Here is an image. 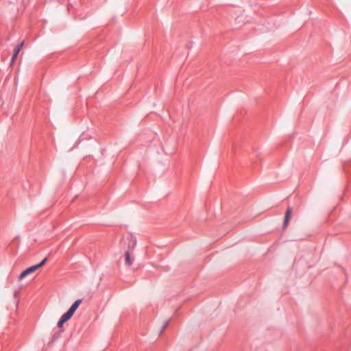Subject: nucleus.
<instances>
[{
    "instance_id": "obj_6",
    "label": "nucleus",
    "mask_w": 351,
    "mask_h": 351,
    "mask_svg": "<svg viewBox=\"0 0 351 351\" xmlns=\"http://www.w3.org/2000/svg\"><path fill=\"white\" fill-rule=\"evenodd\" d=\"M63 330H58L53 332L52 335V341H56L62 335Z\"/></svg>"
},
{
    "instance_id": "obj_5",
    "label": "nucleus",
    "mask_w": 351,
    "mask_h": 351,
    "mask_svg": "<svg viewBox=\"0 0 351 351\" xmlns=\"http://www.w3.org/2000/svg\"><path fill=\"white\" fill-rule=\"evenodd\" d=\"M72 316L73 315L71 314L70 312L66 311L61 316L60 319H62L64 322H66L68 320H69Z\"/></svg>"
},
{
    "instance_id": "obj_7",
    "label": "nucleus",
    "mask_w": 351,
    "mask_h": 351,
    "mask_svg": "<svg viewBox=\"0 0 351 351\" xmlns=\"http://www.w3.org/2000/svg\"><path fill=\"white\" fill-rule=\"evenodd\" d=\"M18 55H19V53H17L14 51L13 55H12V58H11V60H10V66L14 64L15 60L18 57Z\"/></svg>"
},
{
    "instance_id": "obj_11",
    "label": "nucleus",
    "mask_w": 351,
    "mask_h": 351,
    "mask_svg": "<svg viewBox=\"0 0 351 351\" xmlns=\"http://www.w3.org/2000/svg\"><path fill=\"white\" fill-rule=\"evenodd\" d=\"M21 49L19 48V47L16 46L14 49V51L17 53H19V52L21 51Z\"/></svg>"
},
{
    "instance_id": "obj_4",
    "label": "nucleus",
    "mask_w": 351,
    "mask_h": 351,
    "mask_svg": "<svg viewBox=\"0 0 351 351\" xmlns=\"http://www.w3.org/2000/svg\"><path fill=\"white\" fill-rule=\"evenodd\" d=\"M291 212H292V209L291 208L289 207L285 213V219H284V223H283V227L284 228H286L289 221V219H290V217H291Z\"/></svg>"
},
{
    "instance_id": "obj_8",
    "label": "nucleus",
    "mask_w": 351,
    "mask_h": 351,
    "mask_svg": "<svg viewBox=\"0 0 351 351\" xmlns=\"http://www.w3.org/2000/svg\"><path fill=\"white\" fill-rule=\"evenodd\" d=\"M168 324H169V321H167L164 323L163 326L161 327V329L160 330V333H159L160 335L164 332V330H165V328H167Z\"/></svg>"
},
{
    "instance_id": "obj_10",
    "label": "nucleus",
    "mask_w": 351,
    "mask_h": 351,
    "mask_svg": "<svg viewBox=\"0 0 351 351\" xmlns=\"http://www.w3.org/2000/svg\"><path fill=\"white\" fill-rule=\"evenodd\" d=\"M65 322L60 318L58 322V327L59 328V330H62L61 328L62 327L63 324H64Z\"/></svg>"
},
{
    "instance_id": "obj_9",
    "label": "nucleus",
    "mask_w": 351,
    "mask_h": 351,
    "mask_svg": "<svg viewBox=\"0 0 351 351\" xmlns=\"http://www.w3.org/2000/svg\"><path fill=\"white\" fill-rule=\"evenodd\" d=\"M27 276V272L24 270L19 276V280H21Z\"/></svg>"
},
{
    "instance_id": "obj_2",
    "label": "nucleus",
    "mask_w": 351,
    "mask_h": 351,
    "mask_svg": "<svg viewBox=\"0 0 351 351\" xmlns=\"http://www.w3.org/2000/svg\"><path fill=\"white\" fill-rule=\"evenodd\" d=\"M47 258H45L43 261H41L38 264L31 266L27 269H25V271L27 272V274L29 275L39 268L42 267L47 262Z\"/></svg>"
},
{
    "instance_id": "obj_3",
    "label": "nucleus",
    "mask_w": 351,
    "mask_h": 351,
    "mask_svg": "<svg viewBox=\"0 0 351 351\" xmlns=\"http://www.w3.org/2000/svg\"><path fill=\"white\" fill-rule=\"evenodd\" d=\"M82 300L79 299L75 300L72 305L70 306L69 310L67 311L70 312L71 314L73 315L74 313L77 310V308L79 307L80 304L82 303Z\"/></svg>"
},
{
    "instance_id": "obj_1",
    "label": "nucleus",
    "mask_w": 351,
    "mask_h": 351,
    "mask_svg": "<svg viewBox=\"0 0 351 351\" xmlns=\"http://www.w3.org/2000/svg\"><path fill=\"white\" fill-rule=\"evenodd\" d=\"M128 250L125 253V262L127 265L130 266L132 264L133 260L130 257L129 251L132 250L134 248V247L136 246V239L132 235L128 237Z\"/></svg>"
},
{
    "instance_id": "obj_12",
    "label": "nucleus",
    "mask_w": 351,
    "mask_h": 351,
    "mask_svg": "<svg viewBox=\"0 0 351 351\" xmlns=\"http://www.w3.org/2000/svg\"><path fill=\"white\" fill-rule=\"evenodd\" d=\"M24 43H25V41L23 40L22 42H21L20 43H19L16 46L19 47V48L22 49L23 45H24Z\"/></svg>"
}]
</instances>
